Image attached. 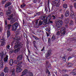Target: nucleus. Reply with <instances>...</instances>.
<instances>
[{
    "label": "nucleus",
    "mask_w": 76,
    "mask_h": 76,
    "mask_svg": "<svg viewBox=\"0 0 76 76\" xmlns=\"http://www.w3.org/2000/svg\"><path fill=\"white\" fill-rule=\"evenodd\" d=\"M3 15V13L2 12H1L0 13V16H2Z\"/></svg>",
    "instance_id": "de8ad7c7"
},
{
    "label": "nucleus",
    "mask_w": 76,
    "mask_h": 76,
    "mask_svg": "<svg viewBox=\"0 0 76 76\" xmlns=\"http://www.w3.org/2000/svg\"><path fill=\"white\" fill-rule=\"evenodd\" d=\"M41 14V13L40 12H38L36 13V15H38V16H39V15H40V14Z\"/></svg>",
    "instance_id": "603ef678"
},
{
    "label": "nucleus",
    "mask_w": 76,
    "mask_h": 76,
    "mask_svg": "<svg viewBox=\"0 0 76 76\" xmlns=\"http://www.w3.org/2000/svg\"><path fill=\"white\" fill-rule=\"evenodd\" d=\"M1 55V60H2V61H3V56H4V54L2 53Z\"/></svg>",
    "instance_id": "4c0bfd02"
},
{
    "label": "nucleus",
    "mask_w": 76,
    "mask_h": 76,
    "mask_svg": "<svg viewBox=\"0 0 76 76\" xmlns=\"http://www.w3.org/2000/svg\"><path fill=\"white\" fill-rule=\"evenodd\" d=\"M72 57H68V60H69V59H70V58H71Z\"/></svg>",
    "instance_id": "69168bd1"
},
{
    "label": "nucleus",
    "mask_w": 76,
    "mask_h": 76,
    "mask_svg": "<svg viewBox=\"0 0 76 76\" xmlns=\"http://www.w3.org/2000/svg\"><path fill=\"white\" fill-rule=\"evenodd\" d=\"M1 39V40H3V41L2 42L1 44L0 45V47H1V46H3V45H4L5 44L4 42V38L3 37H2V39Z\"/></svg>",
    "instance_id": "2eb2a0df"
},
{
    "label": "nucleus",
    "mask_w": 76,
    "mask_h": 76,
    "mask_svg": "<svg viewBox=\"0 0 76 76\" xmlns=\"http://www.w3.org/2000/svg\"><path fill=\"white\" fill-rule=\"evenodd\" d=\"M45 11L46 12V13H47V12H48V10H47V7H45Z\"/></svg>",
    "instance_id": "79ce46f5"
},
{
    "label": "nucleus",
    "mask_w": 76,
    "mask_h": 76,
    "mask_svg": "<svg viewBox=\"0 0 76 76\" xmlns=\"http://www.w3.org/2000/svg\"><path fill=\"white\" fill-rule=\"evenodd\" d=\"M67 64L68 66L69 67H72L73 66V64H72L70 62H68V63H67Z\"/></svg>",
    "instance_id": "b1692460"
},
{
    "label": "nucleus",
    "mask_w": 76,
    "mask_h": 76,
    "mask_svg": "<svg viewBox=\"0 0 76 76\" xmlns=\"http://www.w3.org/2000/svg\"><path fill=\"white\" fill-rule=\"evenodd\" d=\"M3 61L0 60V69L3 68Z\"/></svg>",
    "instance_id": "dca6fc26"
},
{
    "label": "nucleus",
    "mask_w": 76,
    "mask_h": 76,
    "mask_svg": "<svg viewBox=\"0 0 76 76\" xmlns=\"http://www.w3.org/2000/svg\"><path fill=\"white\" fill-rule=\"evenodd\" d=\"M69 14L70 13H69V11H67L65 13V16L67 17V16H69Z\"/></svg>",
    "instance_id": "aec40b11"
},
{
    "label": "nucleus",
    "mask_w": 76,
    "mask_h": 76,
    "mask_svg": "<svg viewBox=\"0 0 76 76\" xmlns=\"http://www.w3.org/2000/svg\"><path fill=\"white\" fill-rule=\"evenodd\" d=\"M20 32V28L18 29L16 31L17 34H19Z\"/></svg>",
    "instance_id": "f704fd0d"
},
{
    "label": "nucleus",
    "mask_w": 76,
    "mask_h": 76,
    "mask_svg": "<svg viewBox=\"0 0 76 76\" xmlns=\"http://www.w3.org/2000/svg\"><path fill=\"white\" fill-rule=\"evenodd\" d=\"M10 17L11 18H13V14H11L10 16Z\"/></svg>",
    "instance_id": "3c124183"
},
{
    "label": "nucleus",
    "mask_w": 76,
    "mask_h": 76,
    "mask_svg": "<svg viewBox=\"0 0 76 76\" xmlns=\"http://www.w3.org/2000/svg\"><path fill=\"white\" fill-rule=\"evenodd\" d=\"M60 19H61V18L58 17L55 21V23L58 30H59L61 28V26L63 25V21L61 20Z\"/></svg>",
    "instance_id": "f03ea898"
},
{
    "label": "nucleus",
    "mask_w": 76,
    "mask_h": 76,
    "mask_svg": "<svg viewBox=\"0 0 76 76\" xmlns=\"http://www.w3.org/2000/svg\"><path fill=\"white\" fill-rule=\"evenodd\" d=\"M64 22L66 24H68L69 23V19L66 18Z\"/></svg>",
    "instance_id": "cd10ccee"
},
{
    "label": "nucleus",
    "mask_w": 76,
    "mask_h": 76,
    "mask_svg": "<svg viewBox=\"0 0 76 76\" xmlns=\"http://www.w3.org/2000/svg\"><path fill=\"white\" fill-rule=\"evenodd\" d=\"M40 19L42 20H46V18H45V15L41 16L40 17Z\"/></svg>",
    "instance_id": "412c9836"
},
{
    "label": "nucleus",
    "mask_w": 76,
    "mask_h": 76,
    "mask_svg": "<svg viewBox=\"0 0 76 76\" xmlns=\"http://www.w3.org/2000/svg\"><path fill=\"white\" fill-rule=\"evenodd\" d=\"M48 42H49V43H50V42H51V39L50 38H48Z\"/></svg>",
    "instance_id": "5fc2aeb1"
},
{
    "label": "nucleus",
    "mask_w": 76,
    "mask_h": 76,
    "mask_svg": "<svg viewBox=\"0 0 76 76\" xmlns=\"http://www.w3.org/2000/svg\"><path fill=\"white\" fill-rule=\"evenodd\" d=\"M5 28L6 29L7 28L8 30L7 31V38H9L10 36V32L9 31V29H10L11 27L12 26V25L10 24L7 25V20H5Z\"/></svg>",
    "instance_id": "7ed1b4c3"
},
{
    "label": "nucleus",
    "mask_w": 76,
    "mask_h": 76,
    "mask_svg": "<svg viewBox=\"0 0 76 76\" xmlns=\"http://www.w3.org/2000/svg\"><path fill=\"white\" fill-rule=\"evenodd\" d=\"M51 53V50H49L46 54L45 57L47 59H50L51 58L50 54Z\"/></svg>",
    "instance_id": "9d476101"
},
{
    "label": "nucleus",
    "mask_w": 76,
    "mask_h": 76,
    "mask_svg": "<svg viewBox=\"0 0 76 76\" xmlns=\"http://www.w3.org/2000/svg\"><path fill=\"white\" fill-rule=\"evenodd\" d=\"M45 20L43 22V24L44 25H46L47 23V22L48 21V20Z\"/></svg>",
    "instance_id": "7c9ffc66"
},
{
    "label": "nucleus",
    "mask_w": 76,
    "mask_h": 76,
    "mask_svg": "<svg viewBox=\"0 0 76 76\" xmlns=\"http://www.w3.org/2000/svg\"><path fill=\"white\" fill-rule=\"evenodd\" d=\"M15 21H16V20H15V19L14 18H12L10 21V24H12V23H14Z\"/></svg>",
    "instance_id": "4be33fe9"
},
{
    "label": "nucleus",
    "mask_w": 76,
    "mask_h": 76,
    "mask_svg": "<svg viewBox=\"0 0 76 76\" xmlns=\"http://www.w3.org/2000/svg\"><path fill=\"white\" fill-rule=\"evenodd\" d=\"M25 6H26L25 4L21 5V8H23V7H25Z\"/></svg>",
    "instance_id": "c03bdc74"
},
{
    "label": "nucleus",
    "mask_w": 76,
    "mask_h": 76,
    "mask_svg": "<svg viewBox=\"0 0 76 76\" xmlns=\"http://www.w3.org/2000/svg\"><path fill=\"white\" fill-rule=\"evenodd\" d=\"M22 58H23V56H22V55H20L18 56L17 59L19 61H21L22 60Z\"/></svg>",
    "instance_id": "ddd939ff"
},
{
    "label": "nucleus",
    "mask_w": 76,
    "mask_h": 76,
    "mask_svg": "<svg viewBox=\"0 0 76 76\" xmlns=\"http://www.w3.org/2000/svg\"><path fill=\"white\" fill-rule=\"evenodd\" d=\"M67 51H72V49L71 48H69L67 50Z\"/></svg>",
    "instance_id": "09e8293b"
},
{
    "label": "nucleus",
    "mask_w": 76,
    "mask_h": 76,
    "mask_svg": "<svg viewBox=\"0 0 76 76\" xmlns=\"http://www.w3.org/2000/svg\"><path fill=\"white\" fill-rule=\"evenodd\" d=\"M10 72L12 73L11 76H15V68L11 69Z\"/></svg>",
    "instance_id": "f8f14e48"
},
{
    "label": "nucleus",
    "mask_w": 76,
    "mask_h": 76,
    "mask_svg": "<svg viewBox=\"0 0 76 76\" xmlns=\"http://www.w3.org/2000/svg\"><path fill=\"white\" fill-rule=\"evenodd\" d=\"M76 72V69H74L73 70V72H74L75 73V72Z\"/></svg>",
    "instance_id": "774afa93"
},
{
    "label": "nucleus",
    "mask_w": 76,
    "mask_h": 76,
    "mask_svg": "<svg viewBox=\"0 0 76 76\" xmlns=\"http://www.w3.org/2000/svg\"><path fill=\"white\" fill-rule=\"evenodd\" d=\"M42 2L40 3V4H39L40 6H42Z\"/></svg>",
    "instance_id": "0e129e2a"
},
{
    "label": "nucleus",
    "mask_w": 76,
    "mask_h": 76,
    "mask_svg": "<svg viewBox=\"0 0 76 76\" xmlns=\"http://www.w3.org/2000/svg\"><path fill=\"white\" fill-rule=\"evenodd\" d=\"M60 4V0H55V1H52V4L53 6H56V7H58Z\"/></svg>",
    "instance_id": "0eeeda50"
},
{
    "label": "nucleus",
    "mask_w": 76,
    "mask_h": 76,
    "mask_svg": "<svg viewBox=\"0 0 76 76\" xmlns=\"http://www.w3.org/2000/svg\"><path fill=\"white\" fill-rule=\"evenodd\" d=\"M19 26V24L18 23H15L12 26V30L14 31H16L17 29L18 26Z\"/></svg>",
    "instance_id": "1a4fd4ad"
},
{
    "label": "nucleus",
    "mask_w": 76,
    "mask_h": 76,
    "mask_svg": "<svg viewBox=\"0 0 76 76\" xmlns=\"http://www.w3.org/2000/svg\"><path fill=\"white\" fill-rule=\"evenodd\" d=\"M44 48H45V47H43L42 49L41 50V51H44Z\"/></svg>",
    "instance_id": "e2e57ef3"
},
{
    "label": "nucleus",
    "mask_w": 76,
    "mask_h": 76,
    "mask_svg": "<svg viewBox=\"0 0 76 76\" xmlns=\"http://www.w3.org/2000/svg\"><path fill=\"white\" fill-rule=\"evenodd\" d=\"M4 72H1L0 75V76H4Z\"/></svg>",
    "instance_id": "ea45409f"
},
{
    "label": "nucleus",
    "mask_w": 76,
    "mask_h": 76,
    "mask_svg": "<svg viewBox=\"0 0 76 76\" xmlns=\"http://www.w3.org/2000/svg\"><path fill=\"white\" fill-rule=\"evenodd\" d=\"M9 53L10 54H12V53H13V50H11L10 51Z\"/></svg>",
    "instance_id": "a18cd8bd"
},
{
    "label": "nucleus",
    "mask_w": 76,
    "mask_h": 76,
    "mask_svg": "<svg viewBox=\"0 0 76 76\" xmlns=\"http://www.w3.org/2000/svg\"><path fill=\"white\" fill-rule=\"evenodd\" d=\"M20 61H19V60L17 59V60L14 61V63L15 64H18V63H20V62H21V61L19 62Z\"/></svg>",
    "instance_id": "bb28decb"
},
{
    "label": "nucleus",
    "mask_w": 76,
    "mask_h": 76,
    "mask_svg": "<svg viewBox=\"0 0 76 76\" xmlns=\"http://www.w3.org/2000/svg\"><path fill=\"white\" fill-rule=\"evenodd\" d=\"M66 34V28H62L61 30V33H60V31H57L56 34L57 35H59L60 34L61 35V36H63L64 35V34Z\"/></svg>",
    "instance_id": "39448f33"
},
{
    "label": "nucleus",
    "mask_w": 76,
    "mask_h": 76,
    "mask_svg": "<svg viewBox=\"0 0 76 76\" xmlns=\"http://www.w3.org/2000/svg\"><path fill=\"white\" fill-rule=\"evenodd\" d=\"M11 13H12V11H11V10H8L7 12L6 13V14L7 16H9V15H10V14H11Z\"/></svg>",
    "instance_id": "a211bd4d"
},
{
    "label": "nucleus",
    "mask_w": 76,
    "mask_h": 76,
    "mask_svg": "<svg viewBox=\"0 0 76 76\" xmlns=\"http://www.w3.org/2000/svg\"><path fill=\"white\" fill-rule=\"evenodd\" d=\"M8 60V56L7 55H6L5 58H4V61L6 62Z\"/></svg>",
    "instance_id": "393cba45"
},
{
    "label": "nucleus",
    "mask_w": 76,
    "mask_h": 76,
    "mask_svg": "<svg viewBox=\"0 0 76 76\" xmlns=\"http://www.w3.org/2000/svg\"><path fill=\"white\" fill-rule=\"evenodd\" d=\"M9 64L10 66L13 65V59H11L10 60Z\"/></svg>",
    "instance_id": "6ab92c4d"
},
{
    "label": "nucleus",
    "mask_w": 76,
    "mask_h": 76,
    "mask_svg": "<svg viewBox=\"0 0 76 76\" xmlns=\"http://www.w3.org/2000/svg\"><path fill=\"white\" fill-rule=\"evenodd\" d=\"M46 73H48L49 75H50V72L48 71V70L46 69Z\"/></svg>",
    "instance_id": "e433bc0d"
},
{
    "label": "nucleus",
    "mask_w": 76,
    "mask_h": 76,
    "mask_svg": "<svg viewBox=\"0 0 76 76\" xmlns=\"http://www.w3.org/2000/svg\"><path fill=\"white\" fill-rule=\"evenodd\" d=\"M43 23V22L41 21V20H39V19L35 21V25L37 28H38L39 26L42 25Z\"/></svg>",
    "instance_id": "423d86ee"
},
{
    "label": "nucleus",
    "mask_w": 76,
    "mask_h": 76,
    "mask_svg": "<svg viewBox=\"0 0 76 76\" xmlns=\"http://www.w3.org/2000/svg\"><path fill=\"white\" fill-rule=\"evenodd\" d=\"M34 45V46L37 49V46L35 44L34 45Z\"/></svg>",
    "instance_id": "bf43d9fd"
},
{
    "label": "nucleus",
    "mask_w": 76,
    "mask_h": 76,
    "mask_svg": "<svg viewBox=\"0 0 76 76\" xmlns=\"http://www.w3.org/2000/svg\"><path fill=\"white\" fill-rule=\"evenodd\" d=\"M11 4V3L10 2H8L7 3V4H5V7H7V6H10Z\"/></svg>",
    "instance_id": "c756f323"
},
{
    "label": "nucleus",
    "mask_w": 76,
    "mask_h": 76,
    "mask_svg": "<svg viewBox=\"0 0 76 76\" xmlns=\"http://www.w3.org/2000/svg\"><path fill=\"white\" fill-rule=\"evenodd\" d=\"M29 76H33V74L32 72L29 73Z\"/></svg>",
    "instance_id": "8fccbe9b"
},
{
    "label": "nucleus",
    "mask_w": 76,
    "mask_h": 76,
    "mask_svg": "<svg viewBox=\"0 0 76 76\" xmlns=\"http://www.w3.org/2000/svg\"><path fill=\"white\" fill-rule=\"evenodd\" d=\"M71 75H76V74L75 72H72L70 73Z\"/></svg>",
    "instance_id": "58836bf2"
},
{
    "label": "nucleus",
    "mask_w": 76,
    "mask_h": 76,
    "mask_svg": "<svg viewBox=\"0 0 76 76\" xmlns=\"http://www.w3.org/2000/svg\"><path fill=\"white\" fill-rule=\"evenodd\" d=\"M64 17V15H63V14H62L61 15V19H63V18Z\"/></svg>",
    "instance_id": "6e6d98bb"
},
{
    "label": "nucleus",
    "mask_w": 76,
    "mask_h": 76,
    "mask_svg": "<svg viewBox=\"0 0 76 76\" xmlns=\"http://www.w3.org/2000/svg\"><path fill=\"white\" fill-rule=\"evenodd\" d=\"M62 72L63 73H66V72L67 73L69 72V71L66 69H63L62 70Z\"/></svg>",
    "instance_id": "a878e982"
},
{
    "label": "nucleus",
    "mask_w": 76,
    "mask_h": 76,
    "mask_svg": "<svg viewBox=\"0 0 76 76\" xmlns=\"http://www.w3.org/2000/svg\"><path fill=\"white\" fill-rule=\"evenodd\" d=\"M46 20H48V21L49 20H51V15H49L47 18H46Z\"/></svg>",
    "instance_id": "c85d7f7f"
},
{
    "label": "nucleus",
    "mask_w": 76,
    "mask_h": 76,
    "mask_svg": "<svg viewBox=\"0 0 76 76\" xmlns=\"http://www.w3.org/2000/svg\"><path fill=\"white\" fill-rule=\"evenodd\" d=\"M51 39L52 41H54V39H56V36L53 35L51 38Z\"/></svg>",
    "instance_id": "2f4dec72"
},
{
    "label": "nucleus",
    "mask_w": 76,
    "mask_h": 76,
    "mask_svg": "<svg viewBox=\"0 0 76 76\" xmlns=\"http://www.w3.org/2000/svg\"><path fill=\"white\" fill-rule=\"evenodd\" d=\"M8 9H9V10H12V8H13V7H8Z\"/></svg>",
    "instance_id": "49530a36"
},
{
    "label": "nucleus",
    "mask_w": 76,
    "mask_h": 76,
    "mask_svg": "<svg viewBox=\"0 0 76 76\" xmlns=\"http://www.w3.org/2000/svg\"><path fill=\"white\" fill-rule=\"evenodd\" d=\"M49 23H53V21H51L50 20H49L48 21Z\"/></svg>",
    "instance_id": "052dcab7"
},
{
    "label": "nucleus",
    "mask_w": 76,
    "mask_h": 76,
    "mask_svg": "<svg viewBox=\"0 0 76 76\" xmlns=\"http://www.w3.org/2000/svg\"><path fill=\"white\" fill-rule=\"evenodd\" d=\"M57 18V15H52L51 17V18L53 19H54V20H55V19H56V18Z\"/></svg>",
    "instance_id": "5701e85b"
},
{
    "label": "nucleus",
    "mask_w": 76,
    "mask_h": 76,
    "mask_svg": "<svg viewBox=\"0 0 76 76\" xmlns=\"http://www.w3.org/2000/svg\"><path fill=\"white\" fill-rule=\"evenodd\" d=\"M63 7L64 8H67V5L66 4H63Z\"/></svg>",
    "instance_id": "473e14b6"
},
{
    "label": "nucleus",
    "mask_w": 76,
    "mask_h": 76,
    "mask_svg": "<svg viewBox=\"0 0 76 76\" xmlns=\"http://www.w3.org/2000/svg\"><path fill=\"white\" fill-rule=\"evenodd\" d=\"M20 39V36H18L17 37H15V38L13 39V42H15L16 41H19Z\"/></svg>",
    "instance_id": "9b49d317"
},
{
    "label": "nucleus",
    "mask_w": 76,
    "mask_h": 76,
    "mask_svg": "<svg viewBox=\"0 0 76 76\" xmlns=\"http://www.w3.org/2000/svg\"><path fill=\"white\" fill-rule=\"evenodd\" d=\"M1 3H2V4H4V1H2Z\"/></svg>",
    "instance_id": "338daca9"
},
{
    "label": "nucleus",
    "mask_w": 76,
    "mask_h": 76,
    "mask_svg": "<svg viewBox=\"0 0 76 76\" xmlns=\"http://www.w3.org/2000/svg\"><path fill=\"white\" fill-rule=\"evenodd\" d=\"M7 48H8V49H9L10 48V45H7Z\"/></svg>",
    "instance_id": "864d4df0"
},
{
    "label": "nucleus",
    "mask_w": 76,
    "mask_h": 76,
    "mask_svg": "<svg viewBox=\"0 0 76 76\" xmlns=\"http://www.w3.org/2000/svg\"><path fill=\"white\" fill-rule=\"evenodd\" d=\"M9 69L6 66L5 67V68L4 70V72L5 73H7V72H9Z\"/></svg>",
    "instance_id": "f3484780"
},
{
    "label": "nucleus",
    "mask_w": 76,
    "mask_h": 76,
    "mask_svg": "<svg viewBox=\"0 0 76 76\" xmlns=\"http://www.w3.org/2000/svg\"><path fill=\"white\" fill-rule=\"evenodd\" d=\"M37 1H38V0H34L33 1L34 2V3H37Z\"/></svg>",
    "instance_id": "13d9d810"
},
{
    "label": "nucleus",
    "mask_w": 76,
    "mask_h": 76,
    "mask_svg": "<svg viewBox=\"0 0 76 76\" xmlns=\"http://www.w3.org/2000/svg\"><path fill=\"white\" fill-rule=\"evenodd\" d=\"M32 37H33V38H34L35 39H36V40H39V38L33 35Z\"/></svg>",
    "instance_id": "72a5a7b5"
},
{
    "label": "nucleus",
    "mask_w": 76,
    "mask_h": 76,
    "mask_svg": "<svg viewBox=\"0 0 76 76\" xmlns=\"http://www.w3.org/2000/svg\"><path fill=\"white\" fill-rule=\"evenodd\" d=\"M22 64V62H20L18 63V64L16 66V71L17 72L19 73L22 71V69H21V67H22V66L21 65Z\"/></svg>",
    "instance_id": "20e7f679"
},
{
    "label": "nucleus",
    "mask_w": 76,
    "mask_h": 76,
    "mask_svg": "<svg viewBox=\"0 0 76 76\" xmlns=\"http://www.w3.org/2000/svg\"><path fill=\"white\" fill-rule=\"evenodd\" d=\"M35 43H36V41H35V40L33 41V45H35Z\"/></svg>",
    "instance_id": "4d7b16f0"
},
{
    "label": "nucleus",
    "mask_w": 76,
    "mask_h": 76,
    "mask_svg": "<svg viewBox=\"0 0 76 76\" xmlns=\"http://www.w3.org/2000/svg\"><path fill=\"white\" fill-rule=\"evenodd\" d=\"M65 28H68V25L67 24L65 26Z\"/></svg>",
    "instance_id": "680f3d73"
},
{
    "label": "nucleus",
    "mask_w": 76,
    "mask_h": 76,
    "mask_svg": "<svg viewBox=\"0 0 76 76\" xmlns=\"http://www.w3.org/2000/svg\"><path fill=\"white\" fill-rule=\"evenodd\" d=\"M73 20H71L70 21V25H73Z\"/></svg>",
    "instance_id": "a19ab883"
},
{
    "label": "nucleus",
    "mask_w": 76,
    "mask_h": 76,
    "mask_svg": "<svg viewBox=\"0 0 76 76\" xmlns=\"http://www.w3.org/2000/svg\"><path fill=\"white\" fill-rule=\"evenodd\" d=\"M62 76H68V75L67 74H62Z\"/></svg>",
    "instance_id": "37998d69"
},
{
    "label": "nucleus",
    "mask_w": 76,
    "mask_h": 76,
    "mask_svg": "<svg viewBox=\"0 0 76 76\" xmlns=\"http://www.w3.org/2000/svg\"><path fill=\"white\" fill-rule=\"evenodd\" d=\"M66 56H64L62 57L63 60H64V61H66Z\"/></svg>",
    "instance_id": "c9c22d12"
},
{
    "label": "nucleus",
    "mask_w": 76,
    "mask_h": 76,
    "mask_svg": "<svg viewBox=\"0 0 76 76\" xmlns=\"http://www.w3.org/2000/svg\"><path fill=\"white\" fill-rule=\"evenodd\" d=\"M28 69H25L24 70V71H23L21 75H22V76H25V75L26 74V73H28Z\"/></svg>",
    "instance_id": "4468645a"
},
{
    "label": "nucleus",
    "mask_w": 76,
    "mask_h": 76,
    "mask_svg": "<svg viewBox=\"0 0 76 76\" xmlns=\"http://www.w3.org/2000/svg\"><path fill=\"white\" fill-rule=\"evenodd\" d=\"M23 47V44H22V43L20 41L16 42L15 43V45L14 46V48H17L14 50V53H17L20 50V49L22 48Z\"/></svg>",
    "instance_id": "f257e3e1"
},
{
    "label": "nucleus",
    "mask_w": 76,
    "mask_h": 76,
    "mask_svg": "<svg viewBox=\"0 0 76 76\" xmlns=\"http://www.w3.org/2000/svg\"><path fill=\"white\" fill-rule=\"evenodd\" d=\"M69 7L71 12L70 16H71L72 18L73 19L74 18H75V13L73 11V6L72 5H70Z\"/></svg>",
    "instance_id": "6e6552de"
}]
</instances>
